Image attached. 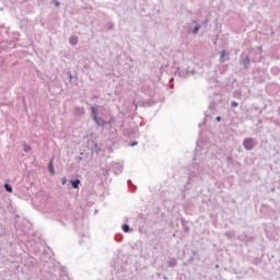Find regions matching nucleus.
I'll list each match as a JSON object with an SVG mask.
<instances>
[{"label": "nucleus", "instance_id": "11", "mask_svg": "<svg viewBox=\"0 0 280 280\" xmlns=\"http://www.w3.org/2000/svg\"><path fill=\"white\" fill-rule=\"evenodd\" d=\"M231 104H232L233 108H236L237 102L233 101Z\"/></svg>", "mask_w": 280, "mask_h": 280}, {"label": "nucleus", "instance_id": "6", "mask_svg": "<svg viewBox=\"0 0 280 280\" xmlns=\"http://www.w3.org/2000/svg\"><path fill=\"white\" fill-rule=\"evenodd\" d=\"M122 231H124L125 233H128V231H130V226H128V224H124V225H122Z\"/></svg>", "mask_w": 280, "mask_h": 280}, {"label": "nucleus", "instance_id": "9", "mask_svg": "<svg viewBox=\"0 0 280 280\" xmlns=\"http://www.w3.org/2000/svg\"><path fill=\"white\" fill-rule=\"evenodd\" d=\"M92 114L94 115V119H97V114L95 113V107H92Z\"/></svg>", "mask_w": 280, "mask_h": 280}, {"label": "nucleus", "instance_id": "12", "mask_svg": "<svg viewBox=\"0 0 280 280\" xmlns=\"http://www.w3.org/2000/svg\"><path fill=\"white\" fill-rule=\"evenodd\" d=\"M61 184H62V185H67V177H63V178H62Z\"/></svg>", "mask_w": 280, "mask_h": 280}, {"label": "nucleus", "instance_id": "8", "mask_svg": "<svg viewBox=\"0 0 280 280\" xmlns=\"http://www.w3.org/2000/svg\"><path fill=\"white\" fill-rule=\"evenodd\" d=\"M24 151H25V152H31V151H32V147L25 144V145H24Z\"/></svg>", "mask_w": 280, "mask_h": 280}, {"label": "nucleus", "instance_id": "15", "mask_svg": "<svg viewBox=\"0 0 280 280\" xmlns=\"http://www.w3.org/2000/svg\"><path fill=\"white\" fill-rule=\"evenodd\" d=\"M131 145H137V142H133Z\"/></svg>", "mask_w": 280, "mask_h": 280}, {"label": "nucleus", "instance_id": "4", "mask_svg": "<svg viewBox=\"0 0 280 280\" xmlns=\"http://www.w3.org/2000/svg\"><path fill=\"white\" fill-rule=\"evenodd\" d=\"M70 43L71 45H78V37H71Z\"/></svg>", "mask_w": 280, "mask_h": 280}, {"label": "nucleus", "instance_id": "14", "mask_svg": "<svg viewBox=\"0 0 280 280\" xmlns=\"http://www.w3.org/2000/svg\"><path fill=\"white\" fill-rule=\"evenodd\" d=\"M55 5L59 7V5H60V3H59V2H55Z\"/></svg>", "mask_w": 280, "mask_h": 280}, {"label": "nucleus", "instance_id": "7", "mask_svg": "<svg viewBox=\"0 0 280 280\" xmlns=\"http://www.w3.org/2000/svg\"><path fill=\"white\" fill-rule=\"evenodd\" d=\"M224 56H226V51L222 50L221 51V61L224 62Z\"/></svg>", "mask_w": 280, "mask_h": 280}, {"label": "nucleus", "instance_id": "3", "mask_svg": "<svg viewBox=\"0 0 280 280\" xmlns=\"http://www.w3.org/2000/svg\"><path fill=\"white\" fill-rule=\"evenodd\" d=\"M71 185H72L73 189H78V187L80 185V179L71 180Z\"/></svg>", "mask_w": 280, "mask_h": 280}, {"label": "nucleus", "instance_id": "10", "mask_svg": "<svg viewBox=\"0 0 280 280\" xmlns=\"http://www.w3.org/2000/svg\"><path fill=\"white\" fill-rule=\"evenodd\" d=\"M200 30V27L199 26H196L195 27V31H194V34H198V31Z\"/></svg>", "mask_w": 280, "mask_h": 280}, {"label": "nucleus", "instance_id": "2", "mask_svg": "<svg viewBox=\"0 0 280 280\" xmlns=\"http://www.w3.org/2000/svg\"><path fill=\"white\" fill-rule=\"evenodd\" d=\"M48 170L52 176H54V174H56V172L54 171V160H50V162L48 164Z\"/></svg>", "mask_w": 280, "mask_h": 280}, {"label": "nucleus", "instance_id": "13", "mask_svg": "<svg viewBox=\"0 0 280 280\" xmlns=\"http://www.w3.org/2000/svg\"><path fill=\"white\" fill-rule=\"evenodd\" d=\"M222 120V118L219 116V117H217V121H221Z\"/></svg>", "mask_w": 280, "mask_h": 280}, {"label": "nucleus", "instance_id": "5", "mask_svg": "<svg viewBox=\"0 0 280 280\" xmlns=\"http://www.w3.org/2000/svg\"><path fill=\"white\" fill-rule=\"evenodd\" d=\"M4 189H7L9 194H12V186H10L9 184L4 185Z\"/></svg>", "mask_w": 280, "mask_h": 280}, {"label": "nucleus", "instance_id": "1", "mask_svg": "<svg viewBox=\"0 0 280 280\" xmlns=\"http://www.w3.org/2000/svg\"><path fill=\"white\" fill-rule=\"evenodd\" d=\"M243 145H244L245 150H253L255 142L253 141V139L247 138L244 140Z\"/></svg>", "mask_w": 280, "mask_h": 280}]
</instances>
